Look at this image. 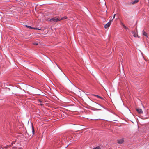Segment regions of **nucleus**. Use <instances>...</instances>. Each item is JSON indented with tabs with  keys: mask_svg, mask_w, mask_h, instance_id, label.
<instances>
[{
	"mask_svg": "<svg viewBox=\"0 0 149 149\" xmlns=\"http://www.w3.org/2000/svg\"><path fill=\"white\" fill-rule=\"evenodd\" d=\"M133 36L134 37H138V35L137 34H136V33H135L133 32Z\"/></svg>",
	"mask_w": 149,
	"mask_h": 149,
	"instance_id": "obj_14",
	"label": "nucleus"
},
{
	"mask_svg": "<svg viewBox=\"0 0 149 149\" xmlns=\"http://www.w3.org/2000/svg\"><path fill=\"white\" fill-rule=\"evenodd\" d=\"M138 2H139V0H135L132 2V4H134L136 3H137Z\"/></svg>",
	"mask_w": 149,
	"mask_h": 149,
	"instance_id": "obj_11",
	"label": "nucleus"
},
{
	"mask_svg": "<svg viewBox=\"0 0 149 149\" xmlns=\"http://www.w3.org/2000/svg\"><path fill=\"white\" fill-rule=\"evenodd\" d=\"M21 126H22L21 129L20 130V131H19V134H21L23 135L24 133L25 132V130L24 128L23 127L24 125L23 124L21 125Z\"/></svg>",
	"mask_w": 149,
	"mask_h": 149,
	"instance_id": "obj_2",
	"label": "nucleus"
},
{
	"mask_svg": "<svg viewBox=\"0 0 149 149\" xmlns=\"http://www.w3.org/2000/svg\"><path fill=\"white\" fill-rule=\"evenodd\" d=\"M26 27L28 28H29L31 29H36V30H41V29L35 28H34L33 27H32L30 26H27V25H26Z\"/></svg>",
	"mask_w": 149,
	"mask_h": 149,
	"instance_id": "obj_6",
	"label": "nucleus"
},
{
	"mask_svg": "<svg viewBox=\"0 0 149 149\" xmlns=\"http://www.w3.org/2000/svg\"><path fill=\"white\" fill-rule=\"evenodd\" d=\"M49 21L52 22H56L59 21V17H55L49 20Z\"/></svg>",
	"mask_w": 149,
	"mask_h": 149,
	"instance_id": "obj_1",
	"label": "nucleus"
},
{
	"mask_svg": "<svg viewBox=\"0 0 149 149\" xmlns=\"http://www.w3.org/2000/svg\"><path fill=\"white\" fill-rule=\"evenodd\" d=\"M123 25V26L124 28H125V29H127V28L123 24H122Z\"/></svg>",
	"mask_w": 149,
	"mask_h": 149,
	"instance_id": "obj_18",
	"label": "nucleus"
},
{
	"mask_svg": "<svg viewBox=\"0 0 149 149\" xmlns=\"http://www.w3.org/2000/svg\"><path fill=\"white\" fill-rule=\"evenodd\" d=\"M38 102H39L40 103V104L41 105H42V101L41 100H38Z\"/></svg>",
	"mask_w": 149,
	"mask_h": 149,
	"instance_id": "obj_15",
	"label": "nucleus"
},
{
	"mask_svg": "<svg viewBox=\"0 0 149 149\" xmlns=\"http://www.w3.org/2000/svg\"><path fill=\"white\" fill-rule=\"evenodd\" d=\"M19 149H22V148H19Z\"/></svg>",
	"mask_w": 149,
	"mask_h": 149,
	"instance_id": "obj_20",
	"label": "nucleus"
},
{
	"mask_svg": "<svg viewBox=\"0 0 149 149\" xmlns=\"http://www.w3.org/2000/svg\"><path fill=\"white\" fill-rule=\"evenodd\" d=\"M32 132L33 134H34L35 133V131L34 129V127L33 125H32Z\"/></svg>",
	"mask_w": 149,
	"mask_h": 149,
	"instance_id": "obj_13",
	"label": "nucleus"
},
{
	"mask_svg": "<svg viewBox=\"0 0 149 149\" xmlns=\"http://www.w3.org/2000/svg\"><path fill=\"white\" fill-rule=\"evenodd\" d=\"M93 149H100V148L99 146H97L96 148H93Z\"/></svg>",
	"mask_w": 149,
	"mask_h": 149,
	"instance_id": "obj_16",
	"label": "nucleus"
},
{
	"mask_svg": "<svg viewBox=\"0 0 149 149\" xmlns=\"http://www.w3.org/2000/svg\"><path fill=\"white\" fill-rule=\"evenodd\" d=\"M112 22V20H110L109 22L107 23L104 25V28L105 29H107V28L109 27L111 25V23Z\"/></svg>",
	"mask_w": 149,
	"mask_h": 149,
	"instance_id": "obj_3",
	"label": "nucleus"
},
{
	"mask_svg": "<svg viewBox=\"0 0 149 149\" xmlns=\"http://www.w3.org/2000/svg\"><path fill=\"white\" fill-rule=\"evenodd\" d=\"M19 3V7H22L24 6V3L25 4L24 2H20Z\"/></svg>",
	"mask_w": 149,
	"mask_h": 149,
	"instance_id": "obj_8",
	"label": "nucleus"
},
{
	"mask_svg": "<svg viewBox=\"0 0 149 149\" xmlns=\"http://www.w3.org/2000/svg\"><path fill=\"white\" fill-rule=\"evenodd\" d=\"M136 110L139 114H143V111L141 109L137 108L136 109Z\"/></svg>",
	"mask_w": 149,
	"mask_h": 149,
	"instance_id": "obj_5",
	"label": "nucleus"
},
{
	"mask_svg": "<svg viewBox=\"0 0 149 149\" xmlns=\"http://www.w3.org/2000/svg\"><path fill=\"white\" fill-rule=\"evenodd\" d=\"M124 142V140L123 139H120L118 141V143L120 144H122Z\"/></svg>",
	"mask_w": 149,
	"mask_h": 149,
	"instance_id": "obj_10",
	"label": "nucleus"
},
{
	"mask_svg": "<svg viewBox=\"0 0 149 149\" xmlns=\"http://www.w3.org/2000/svg\"><path fill=\"white\" fill-rule=\"evenodd\" d=\"M142 34L143 35L145 36L146 37H148L147 33L144 31L143 30L142 31Z\"/></svg>",
	"mask_w": 149,
	"mask_h": 149,
	"instance_id": "obj_7",
	"label": "nucleus"
},
{
	"mask_svg": "<svg viewBox=\"0 0 149 149\" xmlns=\"http://www.w3.org/2000/svg\"><path fill=\"white\" fill-rule=\"evenodd\" d=\"M91 104L92 106L97 108H98V107L100 106L99 104L94 102H92L91 103Z\"/></svg>",
	"mask_w": 149,
	"mask_h": 149,
	"instance_id": "obj_4",
	"label": "nucleus"
},
{
	"mask_svg": "<svg viewBox=\"0 0 149 149\" xmlns=\"http://www.w3.org/2000/svg\"><path fill=\"white\" fill-rule=\"evenodd\" d=\"M93 95V96H95L98 98H100L101 99H103L99 95Z\"/></svg>",
	"mask_w": 149,
	"mask_h": 149,
	"instance_id": "obj_12",
	"label": "nucleus"
},
{
	"mask_svg": "<svg viewBox=\"0 0 149 149\" xmlns=\"http://www.w3.org/2000/svg\"><path fill=\"white\" fill-rule=\"evenodd\" d=\"M33 44L34 45H38V43H37V42H34Z\"/></svg>",
	"mask_w": 149,
	"mask_h": 149,
	"instance_id": "obj_17",
	"label": "nucleus"
},
{
	"mask_svg": "<svg viewBox=\"0 0 149 149\" xmlns=\"http://www.w3.org/2000/svg\"><path fill=\"white\" fill-rule=\"evenodd\" d=\"M115 15H116V14H114L113 17L112 19V21L114 19V18H115Z\"/></svg>",
	"mask_w": 149,
	"mask_h": 149,
	"instance_id": "obj_19",
	"label": "nucleus"
},
{
	"mask_svg": "<svg viewBox=\"0 0 149 149\" xmlns=\"http://www.w3.org/2000/svg\"><path fill=\"white\" fill-rule=\"evenodd\" d=\"M59 21H60L61 20L67 19V17L66 16H65V17H62V18H60L59 17Z\"/></svg>",
	"mask_w": 149,
	"mask_h": 149,
	"instance_id": "obj_9",
	"label": "nucleus"
}]
</instances>
